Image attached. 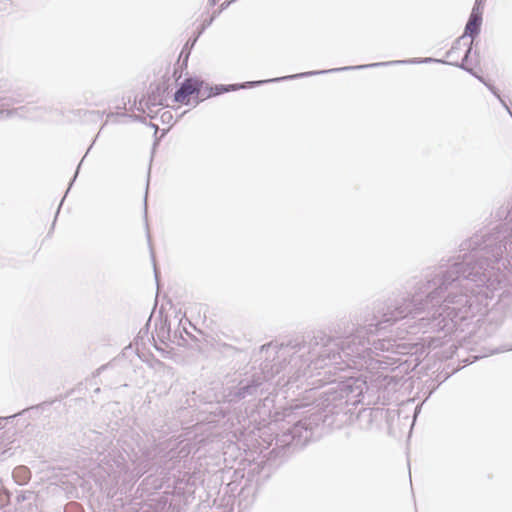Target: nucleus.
<instances>
[{"label":"nucleus","instance_id":"1","mask_svg":"<svg viewBox=\"0 0 512 512\" xmlns=\"http://www.w3.org/2000/svg\"><path fill=\"white\" fill-rule=\"evenodd\" d=\"M164 92L163 88L157 86L139 101V109L146 113L148 117L153 118L157 112L156 108L163 105Z\"/></svg>","mask_w":512,"mask_h":512},{"label":"nucleus","instance_id":"2","mask_svg":"<svg viewBox=\"0 0 512 512\" xmlns=\"http://www.w3.org/2000/svg\"><path fill=\"white\" fill-rule=\"evenodd\" d=\"M202 82L196 79H186L176 91L174 99L177 103L188 105L192 98H198Z\"/></svg>","mask_w":512,"mask_h":512},{"label":"nucleus","instance_id":"3","mask_svg":"<svg viewBox=\"0 0 512 512\" xmlns=\"http://www.w3.org/2000/svg\"><path fill=\"white\" fill-rule=\"evenodd\" d=\"M472 40H468L465 35L459 37L447 52V58L451 63L458 64L464 61L469 53Z\"/></svg>","mask_w":512,"mask_h":512},{"label":"nucleus","instance_id":"4","mask_svg":"<svg viewBox=\"0 0 512 512\" xmlns=\"http://www.w3.org/2000/svg\"><path fill=\"white\" fill-rule=\"evenodd\" d=\"M482 22L481 13L478 9H473L470 18L465 27V36L469 35L470 37H474L479 33L480 26Z\"/></svg>","mask_w":512,"mask_h":512},{"label":"nucleus","instance_id":"5","mask_svg":"<svg viewBox=\"0 0 512 512\" xmlns=\"http://www.w3.org/2000/svg\"><path fill=\"white\" fill-rule=\"evenodd\" d=\"M20 473H23V475H26L28 473L27 469L25 467H18L14 471V475L18 476Z\"/></svg>","mask_w":512,"mask_h":512},{"label":"nucleus","instance_id":"6","mask_svg":"<svg viewBox=\"0 0 512 512\" xmlns=\"http://www.w3.org/2000/svg\"><path fill=\"white\" fill-rule=\"evenodd\" d=\"M162 118H165V119L171 120V119H172V114H171L169 111H165V112H163V114H162Z\"/></svg>","mask_w":512,"mask_h":512},{"label":"nucleus","instance_id":"7","mask_svg":"<svg viewBox=\"0 0 512 512\" xmlns=\"http://www.w3.org/2000/svg\"><path fill=\"white\" fill-rule=\"evenodd\" d=\"M74 506H76V504L71 503L68 507H69V508H72V507H74Z\"/></svg>","mask_w":512,"mask_h":512}]
</instances>
